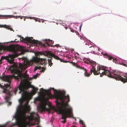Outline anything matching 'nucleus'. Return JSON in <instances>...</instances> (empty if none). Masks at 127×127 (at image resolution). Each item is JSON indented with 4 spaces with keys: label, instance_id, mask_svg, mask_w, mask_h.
<instances>
[{
    "label": "nucleus",
    "instance_id": "1",
    "mask_svg": "<svg viewBox=\"0 0 127 127\" xmlns=\"http://www.w3.org/2000/svg\"><path fill=\"white\" fill-rule=\"evenodd\" d=\"M55 97L57 99L56 102L57 106V108L55 111L61 114L62 119L64 120L62 122L65 123L66 118H73L72 109L68 104L70 101L69 96L68 95L66 96L64 94L57 93Z\"/></svg>",
    "mask_w": 127,
    "mask_h": 127
},
{
    "label": "nucleus",
    "instance_id": "2",
    "mask_svg": "<svg viewBox=\"0 0 127 127\" xmlns=\"http://www.w3.org/2000/svg\"><path fill=\"white\" fill-rule=\"evenodd\" d=\"M89 62L92 66V68L91 69L89 73L87 72V70L86 69L83 67L81 68V69L85 70L84 75L85 76L89 77L92 73L93 72L94 74L95 75L100 74V76L102 77L103 75H105L110 78H114L116 80H120L123 83H125V76L126 74H125L121 76L119 73L115 72L111 73L108 70L103 69H102L95 62L92 61H89Z\"/></svg>",
    "mask_w": 127,
    "mask_h": 127
},
{
    "label": "nucleus",
    "instance_id": "3",
    "mask_svg": "<svg viewBox=\"0 0 127 127\" xmlns=\"http://www.w3.org/2000/svg\"><path fill=\"white\" fill-rule=\"evenodd\" d=\"M23 66L21 63H19V66L15 64H14L10 66L9 69L11 72L14 73L12 75L5 76L3 75L4 73L2 76H0V79L4 81L7 82L8 83L3 86L0 84V87L3 89V93L8 95H11L10 91L8 90L7 88L9 87L11 84V81L12 79L15 78L16 79L19 80V78L22 79L24 76L22 73V69H23Z\"/></svg>",
    "mask_w": 127,
    "mask_h": 127
},
{
    "label": "nucleus",
    "instance_id": "4",
    "mask_svg": "<svg viewBox=\"0 0 127 127\" xmlns=\"http://www.w3.org/2000/svg\"><path fill=\"white\" fill-rule=\"evenodd\" d=\"M2 48L4 50H7L14 53V54L9 55V58L8 61L11 64L13 63L15 58L18 57L19 55L24 54L25 52L22 46H18L12 45L8 47H3Z\"/></svg>",
    "mask_w": 127,
    "mask_h": 127
},
{
    "label": "nucleus",
    "instance_id": "5",
    "mask_svg": "<svg viewBox=\"0 0 127 127\" xmlns=\"http://www.w3.org/2000/svg\"><path fill=\"white\" fill-rule=\"evenodd\" d=\"M30 110V106L28 105V102H26L23 107L22 110H17L16 112L26 120L28 119L30 121L36 120V118H38L39 117L37 113L32 112L30 113V116H27L26 115V114L27 111H29Z\"/></svg>",
    "mask_w": 127,
    "mask_h": 127
},
{
    "label": "nucleus",
    "instance_id": "6",
    "mask_svg": "<svg viewBox=\"0 0 127 127\" xmlns=\"http://www.w3.org/2000/svg\"><path fill=\"white\" fill-rule=\"evenodd\" d=\"M43 53L41 52H37L35 53V57H33L32 60L30 61H24L23 66V69L22 70L26 68L29 65H32L34 62L40 64H45L46 63V60L45 59H42L39 58L38 56L40 55H42Z\"/></svg>",
    "mask_w": 127,
    "mask_h": 127
},
{
    "label": "nucleus",
    "instance_id": "7",
    "mask_svg": "<svg viewBox=\"0 0 127 127\" xmlns=\"http://www.w3.org/2000/svg\"><path fill=\"white\" fill-rule=\"evenodd\" d=\"M29 88V85H28L24 80H21L20 84L17 89L14 91L15 94L16 95L18 89L20 90L19 93H22V97L24 98H26L30 95L29 93L27 91V90Z\"/></svg>",
    "mask_w": 127,
    "mask_h": 127
},
{
    "label": "nucleus",
    "instance_id": "8",
    "mask_svg": "<svg viewBox=\"0 0 127 127\" xmlns=\"http://www.w3.org/2000/svg\"><path fill=\"white\" fill-rule=\"evenodd\" d=\"M52 108V105L51 104H48L46 102H42L38 107V109L41 112L45 110L50 112Z\"/></svg>",
    "mask_w": 127,
    "mask_h": 127
},
{
    "label": "nucleus",
    "instance_id": "9",
    "mask_svg": "<svg viewBox=\"0 0 127 127\" xmlns=\"http://www.w3.org/2000/svg\"><path fill=\"white\" fill-rule=\"evenodd\" d=\"M47 54L51 57H54L55 59L60 61L61 62H63L64 63L69 62L72 64L73 65L76 67L77 68H79L81 69V68L82 67H80V66L78 65L76 63H75L72 62H70L68 61H64L63 60L60 58L58 56H56L54 54L51 52H48L47 53Z\"/></svg>",
    "mask_w": 127,
    "mask_h": 127
},
{
    "label": "nucleus",
    "instance_id": "10",
    "mask_svg": "<svg viewBox=\"0 0 127 127\" xmlns=\"http://www.w3.org/2000/svg\"><path fill=\"white\" fill-rule=\"evenodd\" d=\"M15 118L16 120V122L12 124L11 125V127H12L16 125H18L19 127L21 125L22 121V120L25 121L26 120L17 112L16 113Z\"/></svg>",
    "mask_w": 127,
    "mask_h": 127
},
{
    "label": "nucleus",
    "instance_id": "11",
    "mask_svg": "<svg viewBox=\"0 0 127 127\" xmlns=\"http://www.w3.org/2000/svg\"><path fill=\"white\" fill-rule=\"evenodd\" d=\"M19 36L21 38L22 41H26L27 42L36 44V45H39L41 44V42L34 39L32 40L31 38L29 37H26L25 38H24L23 37H21L20 35Z\"/></svg>",
    "mask_w": 127,
    "mask_h": 127
},
{
    "label": "nucleus",
    "instance_id": "12",
    "mask_svg": "<svg viewBox=\"0 0 127 127\" xmlns=\"http://www.w3.org/2000/svg\"><path fill=\"white\" fill-rule=\"evenodd\" d=\"M12 17L16 19L19 18L21 19H22L23 18L25 17L20 16H14L11 15H0V19H7V18H10Z\"/></svg>",
    "mask_w": 127,
    "mask_h": 127
},
{
    "label": "nucleus",
    "instance_id": "13",
    "mask_svg": "<svg viewBox=\"0 0 127 127\" xmlns=\"http://www.w3.org/2000/svg\"><path fill=\"white\" fill-rule=\"evenodd\" d=\"M40 92L42 93H45L47 96H49L51 95V94L50 92V90H44L43 88H41L40 89Z\"/></svg>",
    "mask_w": 127,
    "mask_h": 127
},
{
    "label": "nucleus",
    "instance_id": "14",
    "mask_svg": "<svg viewBox=\"0 0 127 127\" xmlns=\"http://www.w3.org/2000/svg\"><path fill=\"white\" fill-rule=\"evenodd\" d=\"M38 90V89L37 88H33L31 92V94L33 95L35 94Z\"/></svg>",
    "mask_w": 127,
    "mask_h": 127
},
{
    "label": "nucleus",
    "instance_id": "15",
    "mask_svg": "<svg viewBox=\"0 0 127 127\" xmlns=\"http://www.w3.org/2000/svg\"><path fill=\"white\" fill-rule=\"evenodd\" d=\"M42 68V69L41 70V71L42 72H44V71L45 70V69L43 67H37L36 66L35 67L34 69V71H36L37 69H40L41 68Z\"/></svg>",
    "mask_w": 127,
    "mask_h": 127
},
{
    "label": "nucleus",
    "instance_id": "16",
    "mask_svg": "<svg viewBox=\"0 0 127 127\" xmlns=\"http://www.w3.org/2000/svg\"><path fill=\"white\" fill-rule=\"evenodd\" d=\"M105 56H106V58H108V59L109 60H112L113 59V58L112 57H110L107 54L105 53L103 54Z\"/></svg>",
    "mask_w": 127,
    "mask_h": 127
},
{
    "label": "nucleus",
    "instance_id": "17",
    "mask_svg": "<svg viewBox=\"0 0 127 127\" xmlns=\"http://www.w3.org/2000/svg\"><path fill=\"white\" fill-rule=\"evenodd\" d=\"M48 62L49 63V65L51 66L53 64L51 62V59L48 60Z\"/></svg>",
    "mask_w": 127,
    "mask_h": 127
},
{
    "label": "nucleus",
    "instance_id": "18",
    "mask_svg": "<svg viewBox=\"0 0 127 127\" xmlns=\"http://www.w3.org/2000/svg\"><path fill=\"white\" fill-rule=\"evenodd\" d=\"M6 26V28H7L10 30L11 31H13V29L12 28H10V26Z\"/></svg>",
    "mask_w": 127,
    "mask_h": 127
},
{
    "label": "nucleus",
    "instance_id": "19",
    "mask_svg": "<svg viewBox=\"0 0 127 127\" xmlns=\"http://www.w3.org/2000/svg\"><path fill=\"white\" fill-rule=\"evenodd\" d=\"M9 97L8 96H5V100L7 102H8V101L9 99Z\"/></svg>",
    "mask_w": 127,
    "mask_h": 127
},
{
    "label": "nucleus",
    "instance_id": "20",
    "mask_svg": "<svg viewBox=\"0 0 127 127\" xmlns=\"http://www.w3.org/2000/svg\"><path fill=\"white\" fill-rule=\"evenodd\" d=\"M125 83L126 82H127V74H126V75L125 76Z\"/></svg>",
    "mask_w": 127,
    "mask_h": 127
},
{
    "label": "nucleus",
    "instance_id": "21",
    "mask_svg": "<svg viewBox=\"0 0 127 127\" xmlns=\"http://www.w3.org/2000/svg\"><path fill=\"white\" fill-rule=\"evenodd\" d=\"M29 125V122H25L24 123L25 126L26 127L27 125Z\"/></svg>",
    "mask_w": 127,
    "mask_h": 127
},
{
    "label": "nucleus",
    "instance_id": "22",
    "mask_svg": "<svg viewBox=\"0 0 127 127\" xmlns=\"http://www.w3.org/2000/svg\"><path fill=\"white\" fill-rule=\"evenodd\" d=\"M80 124H82V125H83V124H84V123L83 122V121L81 120H80Z\"/></svg>",
    "mask_w": 127,
    "mask_h": 127
},
{
    "label": "nucleus",
    "instance_id": "23",
    "mask_svg": "<svg viewBox=\"0 0 127 127\" xmlns=\"http://www.w3.org/2000/svg\"><path fill=\"white\" fill-rule=\"evenodd\" d=\"M113 62H114L115 63H116V59H113Z\"/></svg>",
    "mask_w": 127,
    "mask_h": 127
},
{
    "label": "nucleus",
    "instance_id": "24",
    "mask_svg": "<svg viewBox=\"0 0 127 127\" xmlns=\"http://www.w3.org/2000/svg\"><path fill=\"white\" fill-rule=\"evenodd\" d=\"M27 79H29V75H27L26 76H24Z\"/></svg>",
    "mask_w": 127,
    "mask_h": 127
},
{
    "label": "nucleus",
    "instance_id": "25",
    "mask_svg": "<svg viewBox=\"0 0 127 127\" xmlns=\"http://www.w3.org/2000/svg\"><path fill=\"white\" fill-rule=\"evenodd\" d=\"M79 37H80V39L81 40H83L84 39V38L81 36L80 35Z\"/></svg>",
    "mask_w": 127,
    "mask_h": 127
},
{
    "label": "nucleus",
    "instance_id": "26",
    "mask_svg": "<svg viewBox=\"0 0 127 127\" xmlns=\"http://www.w3.org/2000/svg\"><path fill=\"white\" fill-rule=\"evenodd\" d=\"M37 75H34L33 76V78H36L37 77Z\"/></svg>",
    "mask_w": 127,
    "mask_h": 127
},
{
    "label": "nucleus",
    "instance_id": "27",
    "mask_svg": "<svg viewBox=\"0 0 127 127\" xmlns=\"http://www.w3.org/2000/svg\"><path fill=\"white\" fill-rule=\"evenodd\" d=\"M122 64L123 65H124L125 66H127V65L126 64H124V63H122Z\"/></svg>",
    "mask_w": 127,
    "mask_h": 127
},
{
    "label": "nucleus",
    "instance_id": "28",
    "mask_svg": "<svg viewBox=\"0 0 127 127\" xmlns=\"http://www.w3.org/2000/svg\"><path fill=\"white\" fill-rule=\"evenodd\" d=\"M49 42L51 43L52 44L53 43V42L52 40H49Z\"/></svg>",
    "mask_w": 127,
    "mask_h": 127
},
{
    "label": "nucleus",
    "instance_id": "29",
    "mask_svg": "<svg viewBox=\"0 0 127 127\" xmlns=\"http://www.w3.org/2000/svg\"><path fill=\"white\" fill-rule=\"evenodd\" d=\"M8 102L9 105H11V102H9L8 101V102Z\"/></svg>",
    "mask_w": 127,
    "mask_h": 127
},
{
    "label": "nucleus",
    "instance_id": "30",
    "mask_svg": "<svg viewBox=\"0 0 127 127\" xmlns=\"http://www.w3.org/2000/svg\"><path fill=\"white\" fill-rule=\"evenodd\" d=\"M82 127H86V126L84 124L82 125Z\"/></svg>",
    "mask_w": 127,
    "mask_h": 127
},
{
    "label": "nucleus",
    "instance_id": "31",
    "mask_svg": "<svg viewBox=\"0 0 127 127\" xmlns=\"http://www.w3.org/2000/svg\"><path fill=\"white\" fill-rule=\"evenodd\" d=\"M82 26V24H81L80 26V31H81V27Z\"/></svg>",
    "mask_w": 127,
    "mask_h": 127
},
{
    "label": "nucleus",
    "instance_id": "32",
    "mask_svg": "<svg viewBox=\"0 0 127 127\" xmlns=\"http://www.w3.org/2000/svg\"><path fill=\"white\" fill-rule=\"evenodd\" d=\"M4 58H5L3 56H2V57H1V59L2 60L4 59Z\"/></svg>",
    "mask_w": 127,
    "mask_h": 127
},
{
    "label": "nucleus",
    "instance_id": "33",
    "mask_svg": "<svg viewBox=\"0 0 127 127\" xmlns=\"http://www.w3.org/2000/svg\"><path fill=\"white\" fill-rule=\"evenodd\" d=\"M34 20H35V21H38V20L37 19V18H35V19H34Z\"/></svg>",
    "mask_w": 127,
    "mask_h": 127
},
{
    "label": "nucleus",
    "instance_id": "34",
    "mask_svg": "<svg viewBox=\"0 0 127 127\" xmlns=\"http://www.w3.org/2000/svg\"><path fill=\"white\" fill-rule=\"evenodd\" d=\"M71 31L72 32H74V31L73 30H71Z\"/></svg>",
    "mask_w": 127,
    "mask_h": 127
},
{
    "label": "nucleus",
    "instance_id": "35",
    "mask_svg": "<svg viewBox=\"0 0 127 127\" xmlns=\"http://www.w3.org/2000/svg\"><path fill=\"white\" fill-rule=\"evenodd\" d=\"M3 27V25H0V28H2Z\"/></svg>",
    "mask_w": 127,
    "mask_h": 127
},
{
    "label": "nucleus",
    "instance_id": "36",
    "mask_svg": "<svg viewBox=\"0 0 127 127\" xmlns=\"http://www.w3.org/2000/svg\"><path fill=\"white\" fill-rule=\"evenodd\" d=\"M2 63V61L1 60H0V64Z\"/></svg>",
    "mask_w": 127,
    "mask_h": 127
},
{
    "label": "nucleus",
    "instance_id": "37",
    "mask_svg": "<svg viewBox=\"0 0 127 127\" xmlns=\"http://www.w3.org/2000/svg\"><path fill=\"white\" fill-rule=\"evenodd\" d=\"M41 20H38V21L39 22H41Z\"/></svg>",
    "mask_w": 127,
    "mask_h": 127
},
{
    "label": "nucleus",
    "instance_id": "38",
    "mask_svg": "<svg viewBox=\"0 0 127 127\" xmlns=\"http://www.w3.org/2000/svg\"><path fill=\"white\" fill-rule=\"evenodd\" d=\"M0 127H5V126H0Z\"/></svg>",
    "mask_w": 127,
    "mask_h": 127
},
{
    "label": "nucleus",
    "instance_id": "39",
    "mask_svg": "<svg viewBox=\"0 0 127 127\" xmlns=\"http://www.w3.org/2000/svg\"><path fill=\"white\" fill-rule=\"evenodd\" d=\"M76 34L77 35H79V33L77 32L76 33Z\"/></svg>",
    "mask_w": 127,
    "mask_h": 127
},
{
    "label": "nucleus",
    "instance_id": "40",
    "mask_svg": "<svg viewBox=\"0 0 127 127\" xmlns=\"http://www.w3.org/2000/svg\"><path fill=\"white\" fill-rule=\"evenodd\" d=\"M52 89H53L54 91H56V90L54 88H52Z\"/></svg>",
    "mask_w": 127,
    "mask_h": 127
},
{
    "label": "nucleus",
    "instance_id": "41",
    "mask_svg": "<svg viewBox=\"0 0 127 127\" xmlns=\"http://www.w3.org/2000/svg\"><path fill=\"white\" fill-rule=\"evenodd\" d=\"M90 48H91V47H93V48H94V46H90Z\"/></svg>",
    "mask_w": 127,
    "mask_h": 127
},
{
    "label": "nucleus",
    "instance_id": "42",
    "mask_svg": "<svg viewBox=\"0 0 127 127\" xmlns=\"http://www.w3.org/2000/svg\"><path fill=\"white\" fill-rule=\"evenodd\" d=\"M46 44L47 45H49V44L47 42L46 43Z\"/></svg>",
    "mask_w": 127,
    "mask_h": 127
},
{
    "label": "nucleus",
    "instance_id": "43",
    "mask_svg": "<svg viewBox=\"0 0 127 127\" xmlns=\"http://www.w3.org/2000/svg\"><path fill=\"white\" fill-rule=\"evenodd\" d=\"M24 21H25L26 20V19L25 18L24 19Z\"/></svg>",
    "mask_w": 127,
    "mask_h": 127
},
{
    "label": "nucleus",
    "instance_id": "44",
    "mask_svg": "<svg viewBox=\"0 0 127 127\" xmlns=\"http://www.w3.org/2000/svg\"><path fill=\"white\" fill-rule=\"evenodd\" d=\"M37 127H40L39 126H38Z\"/></svg>",
    "mask_w": 127,
    "mask_h": 127
},
{
    "label": "nucleus",
    "instance_id": "45",
    "mask_svg": "<svg viewBox=\"0 0 127 127\" xmlns=\"http://www.w3.org/2000/svg\"><path fill=\"white\" fill-rule=\"evenodd\" d=\"M37 127H40L39 126H38Z\"/></svg>",
    "mask_w": 127,
    "mask_h": 127
},
{
    "label": "nucleus",
    "instance_id": "46",
    "mask_svg": "<svg viewBox=\"0 0 127 127\" xmlns=\"http://www.w3.org/2000/svg\"><path fill=\"white\" fill-rule=\"evenodd\" d=\"M36 100H37L38 99V98H36Z\"/></svg>",
    "mask_w": 127,
    "mask_h": 127
},
{
    "label": "nucleus",
    "instance_id": "47",
    "mask_svg": "<svg viewBox=\"0 0 127 127\" xmlns=\"http://www.w3.org/2000/svg\"><path fill=\"white\" fill-rule=\"evenodd\" d=\"M27 82H29V81H27Z\"/></svg>",
    "mask_w": 127,
    "mask_h": 127
},
{
    "label": "nucleus",
    "instance_id": "48",
    "mask_svg": "<svg viewBox=\"0 0 127 127\" xmlns=\"http://www.w3.org/2000/svg\"><path fill=\"white\" fill-rule=\"evenodd\" d=\"M48 98H47V100H48Z\"/></svg>",
    "mask_w": 127,
    "mask_h": 127
},
{
    "label": "nucleus",
    "instance_id": "49",
    "mask_svg": "<svg viewBox=\"0 0 127 127\" xmlns=\"http://www.w3.org/2000/svg\"><path fill=\"white\" fill-rule=\"evenodd\" d=\"M42 21V22H43V21Z\"/></svg>",
    "mask_w": 127,
    "mask_h": 127
},
{
    "label": "nucleus",
    "instance_id": "50",
    "mask_svg": "<svg viewBox=\"0 0 127 127\" xmlns=\"http://www.w3.org/2000/svg\"><path fill=\"white\" fill-rule=\"evenodd\" d=\"M14 13L15 14H16V13Z\"/></svg>",
    "mask_w": 127,
    "mask_h": 127
}]
</instances>
